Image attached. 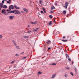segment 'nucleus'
Here are the masks:
<instances>
[{"instance_id":"obj_44","label":"nucleus","mask_w":79,"mask_h":79,"mask_svg":"<svg viewBox=\"0 0 79 79\" xmlns=\"http://www.w3.org/2000/svg\"><path fill=\"white\" fill-rule=\"evenodd\" d=\"M26 58V57H24L23 58V59H25V58Z\"/></svg>"},{"instance_id":"obj_27","label":"nucleus","mask_w":79,"mask_h":79,"mask_svg":"<svg viewBox=\"0 0 79 79\" xmlns=\"http://www.w3.org/2000/svg\"><path fill=\"white\" fill-rule=\"evenodd\" d=\"M51 64L53 66V65H56V64L55 63H52V64Z\"/></svg>"},{"instance_id":"obj_7","label":"nucleus","mask_w":79,"mask_h":79,"mask_svg":"<svg viewBox=\"0 0 79 79\" xmlns=\"http://www.w3.org/2000/svg\"><path fill=\"white\" fill-rule=\"evenodd\" d=\"M3 4L2 3H0V7H1V8H3Z\"/></svg>"},{"instance_id":"obj_11","label":"nucleus","mask_w":79,"mask_h":79,"mask_svg":"<svg viewBox=\"0 0 79 79\" xmlns=\"http://www.w3.org/2000/svg\"><path fill=\"white\" fill-rule=\"evenodd\" d=\"M42 73L40 71H39L38 73V76H39V75H40V74H42Z\"/></svg>"},{"instance_id":"obj_34","label":"nucleus","mask_w":79,"mask_h":79,"mask_svg":"<svg viewBox=\"0 0 79 79\" xmlns=\"http://www.w3.org/2000/svg\"><path fill=\"white\" fill-rule=\"evenodd\" d=\"M64 76H65L66 77H68V75L65 74L64 75Z\"/></svg>"},{"instance_id":"obj_45","label":"nucleus","mask_w":79,"mask_h":79,"mask_svg":"<svg viewBox=\"0 0 79 79\" xmlns=\"http://www.w3.org/2000/svg\"><path fill=\"white\" fill-rule=\"evenodd\" d=\"M65 36H63V39H65Z\"/></svg>"},{"instance_id":"obj_47","label":"nucleus","mask_w":79,"mask_h":79,"mask_svg":"<svg viewBox=\"0 0 79 79\" xmlns=\"http://www.w3.org/2000/svg\"><path fill=\"white\" fill-rule=\"evenodd\" d=\"M75 71H76L77 70V69H75Z\"/></svg>"},{"instance_id":"obj_23","label":"nucleus","mask_w":79,"mask_h":79,"mask_svg":"<svg viewBox=\"0 0 79 79\" xmlns=\"http://www.w3.org/2000/svg\"><path fill=\"white\" fill-rule=\"evenodd\" d=\"M3 14H4V15H8V13H6V12H4L3 13Z\"/></svg>"},{"instance_id":"obj_49","label":"nucleus","mask_w":79,"mask_h":79,"mask_svg":"<svg viewBox=\"0 0 79 79\" xmlns=\"http://www.w3.org/2000/svg\"><path fill=\"white\" fill-rule=\"evenodd\" d=\"M48 50H50V48H48Z\"/></svg>"},{"instance_id":"obj_1","label":"nucleus","mask_w":79,"mask_h":79,"mask_svg":"<svg viewBox=\"0 0 79 79\" xmlns=\"http://www.w3.org/2000/svg\"><path fill=\"white\" fill-rule=\"evenodd\" d=\"M9 13H15V14H21V12L18 10H11Z\"/></svg>"},{"instance_id":"obj_33","label":"nucleus","mask_w":79,"mask_h":79,"mask_svg":"<svg viewBox=\"0 0 79 79\" xmlns=\"http://www.w3.org/2000/svg\"><path fill=\"white\" fill-rule=\"evenodd\" d=\"M65 69H67L69 70V67H66Z\"/></svg>"},{"instance_id":"obj_29","label":"nucleus","mask_w":79,"mask_h":79,"mask_svg":"<svg viewBox=\"0 0 79 79\" xmlns=\"http://www.w3.org/2000/svg\"><path fill=\"white\" fill-rule=\"evenodd\" d=\"M53 9H55V7L52 6L51 7V10H53Z\"/></svg>"},{"instance_id":"obj_42","label":"nucleus","mask_w":79,"mask_h":79,"mask_svg":"<svg viewBox=\"0 0 79 79\" xmlns=\"http://www.w3.org/2000/svg\"><path fill=\"white\" fill-rule=\"evenodd\" d=\"M31 23L32 24H34V22H31Z\"/></svg>"},{"instance_id":"obj_41","label":"nucleus","mask_w":79,"mask_h":79,"mask_svg":"<svg viewBox=\"0 0 79 79\" xmlns=\"http://www.w3.org/2000/svg\"><path fill=\"white\" fill-rule=\"evenodd\" d=\"M18 56V54H16V55H15V56Z\"/></svg>"},{"instance_id":"obj_21","label":"nucleus","mask_w":79,"mask_h":79,"mask_svg":"<svg viewBox=\"0 0 79 79\" xmlns=\"http://www.w3.org/2000/svg\"><path fill=\"white\" fill-rule=\"evenodd\" d=\"M31 31H29L27 32H26V33H31Z\"/></svg>"},{"instance_id":"obj_24","label":"nucleus","mask_w":79,"mask_h":79,"mask_svg":"<svg viewBox=\"0 0 79 79\" xmlns=\"http://www.w3.org/2000/svg\"><path fill=\"white\" fill-rule=\"evenodd\" d=\"M42 1V0H40L39 2L40 3V4H41Z\"/></svg>"},{"instance_id":"obj_9","label":"nucleus","mask_w":79,"mask_h":79,"mask_svg":"<svg viewBox=\"0 0 79 79\" xmlns=\"http://www.w3.org/2000/svg\"><path fill=\"white\" fill-rule=\"evenodd\" d=\"M3 8L4 9H6L7 8V6L6 5H4L3 6Z\"/></svg>"},{"instance_id":"obj_31","label":"nucleus","mask_w":79,"mask_h":79,"mask_svg":"<svg viewBox=\"0 0 79 79\" xmlns=\"http://www.w3.org/2000/svg\"><path fill=\"white\" fill-rule=\"evenodd\" d=\"M70 74H71L72 76H74V75H73V73L72 72L70 73Z\"/></svg>"},{"instance_id":"obj_43","label":"nucleus","mask_w":79,"mask_h":79,"mask_svg":"<svg viewBox=\"0 0 79 79\" xmlns=\"http://www.w3.org/2000/svg\"><path fill=\"white\" fill-rule=\"evenodd\" d=\"M51 13H53V11L52 10V11H51Z\"/></svg>"},{"instance_id":"obj_17","label":"nucleus","mask_w":79,"mask_h":79,"mask_svg":"<svg viewBox=\"0 0 79 79\" xmlns=\"http://www.w3.org/2000/svg\"><path fill=\"white\" fill-rule=\"evenodd\" d=\"M15 46L17 49H18V50L19 49V46H16H16Z\"/></svg>"},{"instance_id":"obj_25","label":"nucleus","mask_w":79,"mask_h":79,"mask_svg":"<svg viewBox=\"0 0 79 79\" xmlns=\"http://www.w3.org/2000/svg\"><path fill=\"white\" fill-rule=\"evenodd\" d=\"M6 2L7 3H9V4H10V1H7Z\"/></svg>"},{"instance_id":"obj_40","label":"nucleus","mask_w":79,"mask_h":79,"mask_svg":"<svg viewBox=\"0 0 79 79\" xmlns=\"http://www.w3.org/2000/svg\"><path fill=\"white\" fill-rule=\"evenodd\" d=\"M4 1H3V0L2 1V4H3V3H4Z\"/></svg>"},{"instance_id":"obj_8","label":"nucleus","mask_w":79,"mask_h":79,"mask_svg":"<svg viewBox=\"0 0 79 79\" xmlns=\"http://www.w3.org/2000/svg\"><path fill=\"white\" fill-rule=\"evenodd\" d=\"M12 42H13V43H14V45H15V46H16V45H17V44H16V42H15V41L14 40H13L12 41Z\"/></svg>"},{"instance_id":"obj_38","label":"nucleus","mask_w":79,"mask_h":79,"mask_svg":"<svg viewBox=\"0 0 79 79\" xmlns=\"http://www.w3.org/2000/svg\"><path fill=\"white\" fill-rule=\"evenodd\" d=\"M55 5L56 6H57V2H55Z\"/></svg>"},{"instance_id":"obj_22","label":"nucleus","mask_w":79,"mask_h":79,"mask_svg":"<svg viewBox=\"0 0 79 79\" xmlns=\"http://www.w3.org/2000/svg\"><path fill=\"white\" fill-rule=\"evenodd\" d=\"M49 18H53V16L51 15H49Z\"/></svg>"},{"instance_id":"obj_20","label":"nucleus","mask_w":79,"mask_h":79,"mask_svg":"<svg viewBox=\"0 0 79 79\" xmlns=\"http://www.w3.org/2000/svg\"><path fill=\"white\" fill-rule=\"evenodd\" d=\"M65 55H66V58H69V56L68 55L66 54Z\"/></svg>"},{"instance_id":"obj_3","label":"nucleus","mask_w":79,"mask_h":79,"mask_svg":"<svg viewBox=\"0 0 79 79\" xmlns=\"http://www.w3.org/2000/svg\"><path fill=\"white\" fill-rule=\"evenodd\" d=\"M14 16H10L9 17V19H10V20H12L13 18H14Z\"/></svg>"},{"instance_id":"obj_52","label":"nucleus","mask_w":79,"mask_h":79,"mask_svg":"<svg viewBox=\"0 0 79 79\" xmlns=\"http://www.w3.org/2000/svg\"><path fill=\"white\" fill-rule=\"evenodd\" d=\"M9 2H11V0H9Z\"/></svg>"},{"instance_id":"obj_53","label":"nucleus","mask_w":79,"mask_h":79,"mask_svg":"<svg viewBox=\"0 0 79 79\" xmlns=\"http://www.w3.org/2000/svg\"><path fill=\"white\" fill-rule=\"evenodd\" d=\"M1 10V8L0 7V11Z\"/></svg>"},{"instance_id":"obj_35","label":"nucleus","mask_w":79,"mask_h":79,"mask_svg":"<svg viewBox=\"0 0 79 79\" xmlns=\"http://www.w3.org/2000/svg\"><path fill=\"white\" fill-rule=\"evenodd\" d=\"M41 13H42V14H44V12L42 11V10H41L40 11Z\"/></svg>"},{"instance_id":"obj_16","label":"nucleus","mask_w":79,"mask_h":79,"mask_svg":"<svg viewBox=\"0 0 79 79\" xmlns=\"http://www.w3.org/2000/svg\"><path fill=\"white\" fill-rule=\"evenodd\" d=\"M43 10L44 11V13H46V10H45V9L44 8H43Z\"/></svg>"},{"instance_id":"obj_46","label":"nucleus","mask_w":79,"mask_h":79,"mask_svg":"<svg viewBox=\"0 0 79 79\" xmlns=\"http://www.w3.org/2000/svg\"><path fill=\"white\" fill-rule=\"evenodd\" d=\"M24 53V52H23L22 53H21V54H23Z\"/></svg>"},{"instance_id":"obj_39","label":"nucleus","mask_w":79,"mask_h":79,"mask_svg":"<svg viewBox=\"0 0 79 79\" xmlns=\"http://www.w3.org/2000/svg\"><path fill=\"white\" fill-rule=\"evenodd\" d=\"M14 62H15V61H13L11 62V64H13V63H14Z\"/></svg>"},{"instance_id":"obj_19","label":"nucleus","mask_w":79,"mask_h":79,"mask_svg":"<svg viewBox=\"0 0 79 79\" xmlns=\"http://www.w3.org/2000/svg\"><path fill=\"white\" fill-rule=\"evenodd\" d=\"M63 13L64 14H65V13H66V10L63 11Z\"/></svg>"},{"instance_id":"obj_15","label":"nucleus","mask_w":79,"mask_h":79,"mask_svg":"<svg viewBox=\"0 0 79 79\" xmlns=\"http://www.w3.org/2000/svg\"><path fill=\"white\" fill-rule=\"evenodd\" d=\"M24 38H27V39H28L29 38V36H23Z\"/></svg>"},{"instance_id":"obj_6","label":"nucleus","mask_w":79,"mask_h":79,"mask_svg":"<svg viewBox=\"0 0 79 79\" xmlns=\"http://www.w3.org/2000/svg\"><path fill=\"white\" fill-rule=\"evenodd\" d=\"M23 10L24 11L26 12V13H27L28 12V10L26 8H23Z\"/></svg>"},{"instance_id":"obj_13","label":"nucleus","mask_w":79,"mask_h":79,"mask_svg":"<svg viewBox=\"0 0 79 79\" xmlns=\"http://www.w3.org/2000/svg\"><path fill=\"white\" fill-rule=\"evenodd\" d=\"M39 28H36L35 29H34L33 30V31H34L35 32V31H37V30H39Z\"/></svg>"},{"instance_id":"obj_10","label":"nucleus","mask_w":79,"mask_h":79,"mask_svg":"<svg viewBox=\"0 0 79 79\" xmlns=\"http://www.w3.org/2000/svg\"><path fill=\"white\" fill-rule=\"evenodd\" d=\"M47 44H50L51 43V41L50 40H48L47 42H46Z\"/></svg>"},{"instance_id":"obj_36","label":"nucleus","mask_w":79,"mask_h":79,"mask_svg":"<svg viewBox=\"0 0 79 79\" xmlns=\"http://www.w3.org/2000/svg\"><path fill=\"white\" fill-rule=\"evenodd\" d=\"M68 60L69 61H71V60L70 58H69L68 59Z\"/></svg>"},{"instance_id":"obj_26","label":"nucleus","mask_w":79,"mask_h":79,"mask_svg":"<svg viewBox=\"0 0 79 79\" xmlns=\"http://www.w3.org/2000/svg\"><path fill=\"white\" fill-rule=\"evenodd\" d=\"M2 36L3 35H0V39H2Z\"/></svg>"},{"instance_id":"obj_51","label":"nucleus","mask_w":79,"mask_h":79,"mask_svg":"<svg viewBox=\"0 0 79 79\" xmlns=\"http://www.w3.org/2000/svg\"><path fill=\"white\" fill-rule=\"evenodd\" d=\"M74 63V62L73 61L72 62V64H73Z\"/></svg>"},{"instance_id":"obj_28","label":"nucleus","mask_w":79,"mask_h":79,"mask_svg":"<svg viewBox=\"0 0 79 79\" xmlns=\"http://www.w3.org/2000/svg\"><path fill=\"white\" fill-rule=\"evenodd\" d=\"M34 24H37V21H35L34 22H33Z\"/></svg>"},{"instance_id":"obj_4","label":"nucleus","mask_w":79,"mask_h":79,"mask_svg":"<svg viewBox=\"0 0 79 79\" xmlns=\"http://www.w3.org/2000/svg\"><path fill=\"white\" fill-rule=\"evenodd\" d=\"M14 8H15V9L16 10H19V9H20L19 7H18L16 5H14Z\"/></svg>"},{"instance_id":"obj_12","label":"nucleus","mask_w":79,"mask_h":79,"mask_svg":"<svg viewBox=\"0 0 79 79\" xmlns=\"http://www.w3.org/2000/svg\"><path fill=\"white\" fill-rule=\"evenodd\" d=\"M10 9H9V10L7 9L6 10V11H8V13H10V12H10V11H10Z\"/></svg>"},{"instance_id":"obj_18","label":"nucleus","mask_w":79,"mask_h":79,"mask_svg":"<svg viewBox=\"0 0 79 79\" xmlns=\"http://www.w3.org/2000/svg\"><path fill=\"white\" fill-rule=\"evenodd\" d=\"M64 7L66 9L67 8H68V5L64 6Z\"/></svg>"},{"instance_id":"obj_2","label":"nucleus","mask_w":79,"mask_h":79,"mask_svg":"<svg viewBox=\"0 0 79 79\" xmlns=\"http://www.w3.org/2000/svg\"><path fill=\"white\" fill-rule=\"evenodd\" d=\"M14 6L13 5H11L9 7V10H13L14 9Z\"/></svg>"},{"instance_id":"obj_5","label":"nucleus","mask_w":79,"mask_h":79,"mask_svg":"<svg viewBox=\"0 0 79 79\" xmlns=\"http://www.w3.org/2000/svg\"><path fill=\"white\" fill-rule=\"evenodd\" d=\"M56 76V73H54V74L52 75V77H51V79H53L54 77Z\"/></svg>"},{"instance_id":"obj_30","label":"nucleus","mask_w":79,"mask_h":79,"mask_svg":"<svg viewBox=\"0 0 79 79\" xmlns=\"http://www.w3.org/2000/svg\"><path fill=\"white\" fill-rule=\"evenodd\" d=\"M52 21L50 22L49 23V25H51V24H52Z\"/></svg>"},{"instance_id":"obj_54","label":"nucleus","mask_w":79,"mask_h":79,"mask_svg":"<svg viewBox=\"0 0 79 79\" xmlns=\"http://www.w3.org/2000/svg\"><path fill=\"white\" fill-rule=\"evenodd\" d=\"M39 15H40V14L39 13Z\"/></svg>"},{"instance_id":"obj_50","label":"nucleus","mask_w":79,"mask_h":79,"mask_svg":"<svg viewBox=\"0 0 79 79\" xmlns=\"http://www.w3.org/2000/svg\"><path fill=\"white\" fill-rule=\"evenodd\" d=\"M28 27H30V26L29 25H28Z\"/></svg>"},{"instance_id":"obj_14","label":"nucleus","mask_w":79,"mask_h":79,"mask_svg":"<svg viewBox=\"0 0 79 79\" xmlns=\"http://www.w3.org/2000/svg\"><path fill=\"white\" fill-rule=\"evenodd\" d=\"M5 9H3L1 11V13H5Z\"/></svg>"},{"instance_id":"obj_48","label":"nucleus","mask_w":79,"mask_h":79,"mask_svg":"<svg viewBox=\"0 0 79 79\" xmlns=\"http://www.w3.org/2000/svg\"><path fill=\"white\" fill-rule=\"evenodd\" d=\"M21 13H23V11L22 10L21 11Z\"/></svg>"},{"instance_id":"obj_37","label":"nucleus","mask_w":79,"mask_h":79,"mask_svg":"<svg viewBox=\"0 0 79 79\" xmlns=\"http://www.w3.org/2000/svg\"><path fill=\"white\" fill-rule=\"evenodd\" d=\"M69 3H68V2H66L65 3V5H69Z\"/></svg>"},{"instance_id":"obj_55","label":"nucleus","mask_w":79,"mask_h":79,"mask_svg":"<svg viewBox=\"0 0 79 79\" xmlns=\"http://www.w3.org/2000/svg\"><path fill=\"white\" fill-rule=\"evenodd\" d=\"M28 30H29V29H28Z\"/></svg>"},{"instance_id":"obj_32","label":"nucleus","mask_w":79,"mask_h":79,"mask_svg":"<svg viewBox=\"0 0 79 79\" xmlns=\"http://www.w3.org/2000/svg\"><path fill=\"white\" fill-rule=\"evenodd\" d=\"M62 41H63V42H67V40H63Z\"/></svg>"}]
</instances>
